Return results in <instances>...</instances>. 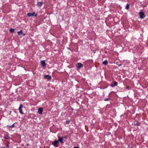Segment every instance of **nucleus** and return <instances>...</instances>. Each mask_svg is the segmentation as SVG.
Wrapping results in <instances>:
<instances>
[{"label":"nucleus","mask_w":148,"mask_h":148,"mask_svg":"<svg viewBox=\"0 0 148 148\" xmlns=\"http://www.w3.org/2000/svg\"><path fill=\"white\" fill-rule=\"evenodd\" d=\"M83 65L81 63H78L76 65V67L77 69L79 70L81 68L83 67Z\"/></svg>","instance_id":"obj_1"},{"label":"nucleus","mask_w":148,"mask_h":148,"mask_svg":"<svg viewBox=\"0 0 148 148\" xmlns=\"http://www.w3.org/2000/svg\"><path fill=\"white\" fill-rule=\"evenodd\" d=\"M59 143V141L56 140L54 142H53L52 144L53 145L54 147H58L59 146L58 143Z\"/></svg>","instance_id":"obj_2"},{"label":"nucleus","mask_w":148,"mask_h":148,"mask_svg":"<svg viewBox=\"0 0 148 148\" xmlns=\"http://www.w3.org/2000/svg\"><path fill=\"white\" fill-rule=\"evenodd\" d=\"M27 15L29 17H31L33 16H34L35 17H36L37 16V15L36 14H35L34 12H33L32 13H27Z\"/></svg>","instance_id":"obj_3"},{"label":"nucleus","mask_w":148,"mask_h":148,"mask_svg":"<svg viewBox=\"0 0 148 148\" xmlns=\"http://www.w3.org/2000/svg\"><path fill=\"white\" fill-rule=\"evenodd\" d=\"M139 14L140 15V18H143L145 16V15L143 12H139Z\"/></svg>","instance_id":"obj_4"},{"label":"nucleus","mask_w":148,"mask_h":148,"mask_svg":"<svg viewBox=\"0 0 148 148\" xmlns=\"http://www.w3.org/2000/svg\"><path fill=\"white\" fill-rule=\"evenodd\" d=\"M44 77L47 80H50L51 79V77L50 75H45L44 76Z\"/></svg>","instance_id":"obj_5"},{"label":"nucleus","mask_w":148,"mask_h":148,"mask_svg":"<svg viewBox=\"0 0 148 148\" xmlns=\"http://www.w3.org/2000/svg\"><path fill=\"white\" fill-rule=\"evenodd\" d=\"M23 106L22 104H20L19 107L18 108V110L19 111L20 113L21 114H23V113L22 111V108H23Z\"/></svg>","instance_id":"obj_6"},{"label":"nucleus","mask_w":148,"mask_h":148,"mask_svg":"<svg viewBox=\"0 0 148 148\" xmlns=\"http://www.w3.org/2000/svg\"><path fill=\"white\" fill-rule=\"evenodd\" d=\"M41 64L43 67H45L46 66L45 62V60H41L40 61Z\"/></svg>","instance_id":"obj_7"},{"label":"nucleus","mask_w":148,"mask_h":148,"mask_svg":"<svg viewBox=\"0 0 148 148\" xmlns=\"http://www.w3.org/2000/svg\"><path fill=\"white\" fill-rule=\"evenodd\" d=\"M118 83L116 81H115L114 82V84H111L110 85V86L112 87H114L115 86H116L117 85Z\"/></svg>","instance_id":"obj_8"},{"label":"nucleus","mask_w":148,"mask_h":148,"mask_svg":"<svg viewBox=\"0 0 148 148\" xmlns=\"http://www.w3.org/2000/svg\"><path fill=\"white\" fill-rule=\"evenodd\" d=\"M58 138H59L58 140L59 141L60 143H64V142L63 141L64 139L63 138H60L59 136L58 137Z\"/></svg>","instance_id":"obj_9"},{"label":"nucleus","mask_w":148,"mask_h":148,"mask_svg":"<svg viewBox=\"0 0 148 148\" xmlns=\"http://www.w3.org/2000/svg\"><path fill=\"white\" fill-rule=\"evenodd\" d=\"M42 108H39L38 109V113L40 114H42Z\"/></svg>","instance_id":"obj_10"},{"label":"nucleus","mask_w":148,"mask_h":148,"mask_svg":"<svg viewBox=\"0 0 148 148\" xmlns=\"http://www.w3.org/2000/svg\"><path fill=\"white\" fill-rule=\"evenodd\" d=\"M10 144L9 142H8L6 144V146L5 147H2V148H8L9 147V144Z\"/></svg>","instance_id":"obj_11"},{"label":"nucleus","mask_w":148,"mask_h":148,"mask_svg":"<svg viewBox=\"0 0 148 148\" xmlns=\"http://www.w3.org/2000/svg\"><path fill=\"white\" fill-rule=\"evenodd\" d=\"M43 4V2L42 1H41V2H38L37 3V5L39 6H41Z\"/></svg>","instance_id":"obj_12"},{"label":"nucleus","mask_w":148,"mask_h":148,"mask_svg":"<svg viewBox=\"0 0 148 148\" xmlns=\"http://www.w3.org/2000/svg\"><path fill=\"white\" fill-rule=\"evenodd\" d=\"M23 33V31L22 30H20V31L17 32L18 34V35H21Z\"/></svg>","instance_id":"obj_13"},{"label":"nucleus","mask_w":148,"mask_h":148,"mask_svg":"<svg viewBox=\"0 0 148 148\" xmlns=\"http://www.w3.org/2000/svg\"><path fill=\"white\" fill-rule=\"evenodd\" d=\"M108 63V61L107 60H105L102 63V64H104V65H107Z\"/></svg>","instance_id":"obj_14"},{"label":"nucleus","mask_w":148,"mask_h":148,"mask_svg":"<svg viewBox=\"0 0 148 148\" xmlns=\"http://www.w3.org/2000/svg\"><path fill=\"white\" fill-rule=\"evenodd\" d=\"M14 123L12 125H9V126H8V127L9 128H13L15 126H14Z\"/></svg>","instance_id":"obj_15"},{"label":"nucleus","mask_w":148,"mask_h":148,"mask_svg":"<svg viewBox=\"0 0 148 148\" xmlns=\"http://www.w3.org/2000/svg\"><path fill=\"white\" fill-rule=\"evenodd\" d=\"M129 8L130 5L128 3H127L126 5V9L127 10H128Z\"/></svg>","instance_id":"obj_16"},{"label":"nucleus","mask_w":148,"mask_h":148,"mask_svg":"<svg viewBox=\"0 0 148 148\" xmlns=\"http://www.w3.org/2000/svg\"><path fill=\"white\" fill-rule=\"evenodd\" d=\"M14 30L13 28H11L10 30V32L11 33H12L14 32Z\"/></svg>","instance_id":"obj_17"},{"label":"nucleus","mask_w":148,"mask_h":148,"mask_svg":"<svg viewBox=\"0 0 148 148\" xmlns=\"http://www.w3.org/2000/svg\"><path fill=\"white\" fill-rule=\"evenodd\" d=\"M109 100V99L108 98H106L104 99L105 101H108Z\"/></svg>","instance_id":"obj_18"},{"label":"nucleus","mask_w":148,"mask_h":148,"mask_svg":"<svg viewBox=\"0 0 148 148\" xmlns=\"http://www.w3.org/2000/svg\"><path fill=\"white\" fill-rule=\"evenodd\" d=\"M69 122H70V121H66V123L67 124H69Z\"/></svg>","instance_id":"obj_19"},{"label":"nucleus","mask_w":148,"mask_h":148,"mask_svg":"<svg viewBox=\"0 0 148 148\" xmlns=\"http://www.w3.org/2000/svg\"><path fill=\"white\" fill-rule=\"evenodd\" d=\"M74 148H79V147H74Z\"/></svg>","instance_id":"obj_20"},{"label":"nucleus","mask_w":148,"mask_h":148,"mask_svg":"<svg viewBox=\"0 0 148 148\" xmlns=\"http://www.w3.org/2000/svg\"><path fill=\"white\" fill-rule=\"evenodd\" d=\"M23 36H25V34H23Z\"/></svg>","instance_id":"obj_21"}]
</instances>
